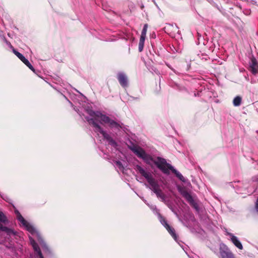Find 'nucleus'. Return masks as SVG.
Wrapping results in <instances>:
<instances>
[{"label":"nucleus","mask_w":258,"mask_h":258,"mask_svg":"<svg viewBox=\"0 0 258 258\" xmlns=\"http://www.w3.org/2000/svg\"><path fill=\"white\" fill-rule=\"evenodd\" d=\"M88 113L91 116V118L86 117L85 118L88 123L95 128L94 131L95 132H99L104 139L109 142H113L114 141L110 136L103 131V128L97 122V121L99 120L100 123H107L110 127L114 128L118 130L121 128L120 124L118 122L111 119L109 116L102 114L100 111L90 110Z\"/></svg>","instance_id":"f257e3e1"},{"label":"nucleus","mask_w":258,"mask_h":258,"mask_svg":"<svg viewBox=\"0 0 258 258\" xmlns=\"http://www.w3.org/2000/svg\"><path fill=\"white\" fill-rule=\"evenodd\" d=\"M135 170L144 176L151 186V190L156 195L157 197L162 201L165 199V195L160 188L157 181L153 177L151 174L147 172L141 166H136Z\"/></svg>","instance_id":"f03ea898"},{"label":"nucleus","mask_w":258,"mask_h":258,"mask_svg":"<svg viewBox=\"0 0 258 258\" xmlns=\"http://www.w3.org/2000/svg\"><path fill=\"white\" fill-rule=\"evenodd\" d=\"M128 147L136 155L143 159L146 164L149 165H151V162H153L157 167L156 163H159V162H160L159 158H162L160 157H157L156 160H154L150 155L147 154L143 148L137 145L132 144L131 145H129Z\"/></svg>","instance_id":"7ed1b4c3"},{"label":"nucleus","mask_w":258,"mask_h":258,"mask_svg":"<svg viewBox=\"0 0 258 258\" xmlns=\"http://www.w3.org/2000/svg\"><path fill=\"white\" fill-rule=\"evenodd\" d=\"M159 161L158 163H156L157 165V168L159 169L163 173L166 174H169V170L173 173L182 182L185 181V178L177 170L174 168V167L170 164L168 163L164 158H159Z\"/></svg>","instance_id":"20e7f679"},{"label":"nucleus","mask_w":258,"mask_h":258,"mask_svg":"<svg viewBox=\"0 0 258 258\" xmlns=\"http://www.w3.org/2000/svg\"><path fill=\"white\" fill-rule=\"evenodd\" d=\"M8 220L4 214V213L0 211V231L5 232L8 235H11L12 234H14L13 230L8 227L3 226L2 223L6 224L8 222Z\"/></svg>","instance_id":"39448f33"},{"label":"nucleus","mask_w":258,"mask_h":258,"mask_svg":"<svg viewBox=\"0 0 258 258\" xmlns=\"http://www.w3.org/2000/svg\"><path fill=\"white\" fill-rule=\"evenodd\" d=\"M160 221L162 225L165 228L168 233L171 235L175 240H177L178 236L176 234L175 230L172 227L170 226L167 223L166 220L163 216H160Z\"/></svg>","instance_id":"423d86ee"},{"label":"nucleus","mask_w":258,"mask_h":258,"mask_svg":"<svg viewBox=\"0 0 258 258\" xmlns=\"http://www.w3.org/2000/svg\"><path fill=\"white\" fill-rule=\"evenodd\" d=\"M148 27V24H145L142 31L139 43V51L140 52L142 51L143 50Z\"/></svg>","instance_id":"0eeeda50"},{"label":"nucleus","mask_w":258,"mask_h":258,"mask_svg":"<svg viewBox=\"0 0 258 258\" xmlns=\"http://www.w3.org/2000/svg\"><path fill=\"white\" fill-rule=\"evenodd\" d=\"M180 193L184 197L185 200L195 209H198V206L197 203L194 201L192 196L186 190L183 189L180 190Z\"/></svg>","instance_id":"6e6552de"},{"label":"nucleus","mask_w":258,"mask_h":258,"mask_svg":"<svg viewBox=\"0 0 258 258\" xmlns=\"http://www.w3.org/2000/svg\"><path fill=\"white\" fill-rule=\"evenodd\" d=\"M13 51L14 54L26 65L31 70H32L33 72H35V69L32 64L30 63L29 60L26 59L21 53L17 51L16 49H13Z\"/></svg>","instance_id":"1a4fd4ad"},{"label":"nucleus","mask_w":258,"mask_h":258,"mask_svg":"<svg viewBox=\"0 0 258 258\" xmlns=\"http://www.w3.org/2000/svg\"><path fill=\"white\" fill-rule=\"evenodd\" d=\"M249 70L253 74H258V62L256 59L253 56L250 58Z\"/></svg>","instance_id":"9d476101"},{"label":"nucleus","mask_w":258,"mask_h":258,"mask_svg":"<svg viewBox=\"0 0 258 258\" xmlns=\"http://www.w3.org/2000/svg\"><path fill=\"white\" fill-rule=\"evenodd\" d=\"M221 258H235L234 254L227 247L220 250Z\"/></svg>","instance_id":"9b49d317"},{"label":"nucleus","mask_w":258,"mask_h":258,"mask_svg":"<svg viewBox=\"0 0 258 258\" xmlns=\"http://www.w3.org/2000/svg\"><path fill=\"white\" fill-rule=\"evenodd\" d=\"M117 80L120 84V85L123 88H126L128 87V80L127 78L124 74L122 73H119L117 75Z\"/></svg>","instance_id":"f8f14e48"},{"label":"nucleus","mask_w":258,"mask_h":258,"mask_svg":"<svg viewBox=\"0 0 258 258\" xmlns=\"http://www.w3.org/2000/svg\"><path fill=\"white\" fill-rule=\"evenodd\" d=\"M229 235L230 236L231 240L234 245L238 249L242 250L243 249V246L237 237L231 233L229 234Z\"/></svg>","instance_id":"ddd939ff"},{"label":"nucleus","mask_w":258,"mask_h":258,"mask_svg":"<svg viewBox=\"0 0 258 258\" xmlns=\"http://www.w3.org/2000/svg\"><path fill=\"white\" fill-rule=\"evenodd\" d=\"M33 248L35 252L37 258H44L40 248L38 244L33 245Z\"/></svg>","instance_id":"4468645a"},{"label":"nucleus","mask_w":258,"mask_h":258,"mask_svg":"<svg viewBox=\"0 0 258 258\" xmlns=\"http://www.w3.org/2000/svg\"><path fill=\"white\" fill-rule=\"evenodd\" d=\"M24 226H25L27 228V229L32 234H38V232L35 229V228L33 226L31 225L28 222L27 224L26 225H24Z\"/></svg>","instance_id":"2eb2a0df"},{"label":"nucleus","mask_w":258,"mask_h":258,"mask_svg":"<svg viewBox=\"0 0 258 258\" xmlns=\"http://www.w3.org/2000/svg\"><path fill=\"white\" fill-rule=\"evenodd\" d=\"M17 219L21 222V223L24 225H26L27 224V221L23 217V216L21 215V214L18 212L17 211Z\"/></svg>","instance_id":"dca6fc26"},{"label":"nucleus","mask_w":258,"mask_h":258,"mask_svg":"<svg viewBox=\"0 0 258 258\" xmlns=\"http://www.w3.org/2000/svg\"><path fill=\"white\" fill-rule=\"evenodd\" d=\"M241 97L238 96L234 98L233 101V105L235 106H238L241 104Z\"/></svg>","instance_id":"f3484780"},{"label":"nucleus","mask_w":258,"mask_h":258,"mask_svg":"<svg viewBox=\"0 0 258 258\" xmlns=\"http://www.w3.org/2000/svg\"><path fill=\"white\" fill-rule=\"evenodd\" d=\"M255 210L256 213L258 214V197L255 203Z\"/></svg>","instance_id":"a211bd4d"},{"label":"nucleus","mask_w":258,"mask_h":258,"mask_svg":"<svg viewBox=\"0 0 258 258\" xmlns=\"http://www.w3.org/2000/svg\"><path fill=\"white\" fill-rule=\"evenodd\" d=\"M30 241H31V244L32 245V246H33V245H34V244H37V243L35 242V241L33 239H30Z\"/></svg>","instance_id":"6ab92c4d"},{"label":"nucleus","mask_w":258,"mask_h":258,"mask_svg":"<svg viewBox=\"0 0 258 258\" xmlns=\"http://www.w3.org/2000/svg\"><path fill=\"white\" fill-rule=\"evenodd\" d=\"M116 164L119 168L122 167V164L120 161H116Z\"/></svg>","instance_id":"aec40b11"}]
</instances>
